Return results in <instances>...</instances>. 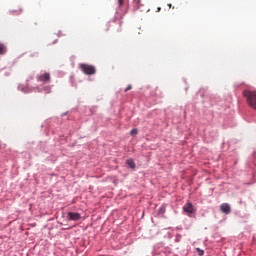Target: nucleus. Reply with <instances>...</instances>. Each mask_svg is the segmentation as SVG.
I'll list each match as a JSON object with an SVG mask.
<instances>
[{
    "instance_id": "1",
    "label": "nucleus",
    "mask_w": 256,
    "mask_h": 256,
    "mask_svg": "<svg viewBox=\"0 0 256 256\" xmlns=\"http://www.w3.org/2000/svg\"><path fill=\"white\" fill-rule=\"evenodd\" d=\"M243 94L244 97L247 98L248 106L256 110V91H249V89H246Z\"/></svg>"
},
{
    "instance_id": "2",
    "label": "nucleus",
    "mask_w": 256,
    "mask_h": 256,
    "mask_svg": "<svg viewBox=\"0 0 256 256\" xmlns=\"http://www.w3.org/2000/svg\"><path fill=\"white\" fill-rule=\"evenodd\" d=\"M82 73H84L85 75H95L96 74V67L92 66L91 64H85L82 63L79 65Z\"/></svg>"
},
{
    "instance_id": "3",
    "label": "nucleus",
    "mask_w": 256,
    "mask_h": 256,
    "mask_svg": "<svg viewBox=\"0 0 256 256\" xmlns=\"http://www.w3.org/2000/svg\"><path fill=\"white\" fill-rule=\"evenodd\" d=\"M183 212L188 214V216H191V214L195 213L194 205L191 202H187L183 207Z\"/></svg>"
},
{
    "instance_id": "4",
    "label": "nucleus",
    "mask_w": 256,
    "mask_h": 256,
    "mask_svg": "<svg viewBox=\"0 0 256 256\" xmlns=\"http://www.w3.org/2000/svg\"><path fill=\"white\" fill-rule=\"evenodd\" d=\"M36 79L38 82L48 83L50 82L51 75L49 74V72H45L44 74L37 76Z\"/></svg>"
},
{
    "instance_id": "5",
    "label": "nucleus",
    "mask_w": 256,
    "mask_h": 256,
    "mask_svg": "<svg viewBox=\"0 0 256 256\" xmlns=\"http://www.w3.org/2000/svg\"><path fill=\"white\" fill-rule=\"evenodd\" d=\"M68 217H69V220H71V221L81 220V214L80 213H74L73 211H69Z\"/></svg>"
},
{
    "instance_id": "6",
    "label": "nucleus",
    "mask_w": 256,
    "mask_h": 256,
    "mask_svg": "<svg viewBox=\"0 0 256 256\" xmlns=\"http://www.w3.org/2000/svg\"><path fill=\"white\" fill-rule=\"evenodd\" d=\"M220 210L222 213L230 214L231 206L229 205V203H222V205H220Z\"/></svg>"
},
{
    "instance_id": "7",
    "label": "nucleus",
    "mask_w": 256,
    "mask_h": 256,
    "mask_svg": "<svg viewBox=\"0 0 256 256\" xmlns=\"http://www.w3.org/2000/svg\"><path fill=\"white\" fill-rule=\"evenodd\" d=\"M134 5L136 6V9H139L140 11H149V8L141 4V0H134Z\"/></svg>"
},
{
    "instance_id": "8",
    "label": "nucleus",
    "mask_w": 256,
    "mask_h": 256,
    "mask_svg": "<svg viewBox=\"0 0 256 256\" xmlns=\"http://www.w3.org/2000/svg\"><path fill=\"white\" fill-rule=\"evenodd\" d=\"M7 51V48L4 46L3 43H0V55H4Z\"/></svg>"
},
{
    "instance_id": "9",
    "label": "nucleus",
    "mask_w": 256,
    "mask_h": 256,
    "mask_svg": "<svg viewBox=\"0 0 256 256\" xmlns=\"http://www.w3.org/2000/svg\"><path fill=\"white\" fill-rule=\"evenodd\" d=\"M127 167H130L131 169H135L136 168V164L134 161H127Z\"/></svg>"
},
{
    "instance_id": "10",
    "label": "nucleus",
    "mask_w": 256,
    "mask_h": 256,
    "mask_svg": "<svg viewBox=\"0 0 256 256\" xmlns=\"http://www.w3.org/2000/svg\"><path fill=\"white\" fill-rule=\"evenodd\" d=\"M137 133H139V130L137 128L130 130V135H137Z\"/></svg>"
},
{
    "instance_id": "11",
    "label": "nucleus",
    "mask_w": 256,
    "mask_h": 256,
    "mask_svg": "<svg viewBox=\"0 0 256 256\" xmlns=\"http://www.w3.org/2000/svg\"><path fill=\"white\" fill-rule=\"evenodd\" d=\"M196 251L198 252V255H200V256L204 255V251L201 250V248H196Z\"/></svg>"
},
{
    "instance_id": "12",
    "label": "nucleus",
    "mask_w": 256,
    "mask_h": 256,
    "mask_svg": "<svg viewBox=\"0 0 256 256\" xmlns=\"http://www.w3.org/2000/svg\"><path fill=\"white\" fill-rule=\"evenodd\" d=\"M129 90H132V85L131 84L127 85V88L124 91L127 92Z\"/></svg>"
},
{
    "instance_id": "13",
    "label": "nucleus",
    "mask_w": 256,
    "mask_h": 256,
    "mask_svg": "<svg viewBox=\"0 0 256 256\" xmlns=\"http://www.w3.org/2000/svg\"><path fill=\"white\" fill-rule=\"evenodd\" d=\"M118 4H119V6H122L123 5V0H118Z\"/></svg>"
},
{
    "instance_id": "14",
    "label": "nucleus",
    "mask_w": 256,
    "mask_h": 256,
    "mask_svg": "<svg viewBox=\"0 0 256 256\" xmlns=\"http://www.w3.org/2000/svg\"><path fill=\"white\" fill-rule=\"evenodd\" d=\"M159 11H161V7H158V8H157V12H159Z\"/></svg>"
},
{
    "instance_id": "15",
    "label": "nucleus",
    "mask_w": 256,
    "mask_h": 256,
    "mask_svg": "<svg viewBox=\"0 0 256 256\" xmlns=\"http://www.w3.org/2000/svg\"><path fill=\"white\" fill-rule=\"evenodd\" d=\"M36 56V54H32V57H35Z\"/></svg>"
},
{
    "instance_id": "16",
    "label": "nucleus",
    "mask_w": 256,
    "mask_h": 256,
    "mask_svg": "<svg viewBox=\"0 0 256 256\" xmlns=\"http://www.w3.org/2000/svg\"><path fill=\"white\" fill-rule=\"evenodd\" d=\"M169 7H172L171 3L168 5Z\"/></svg>"
}]
</instances>
